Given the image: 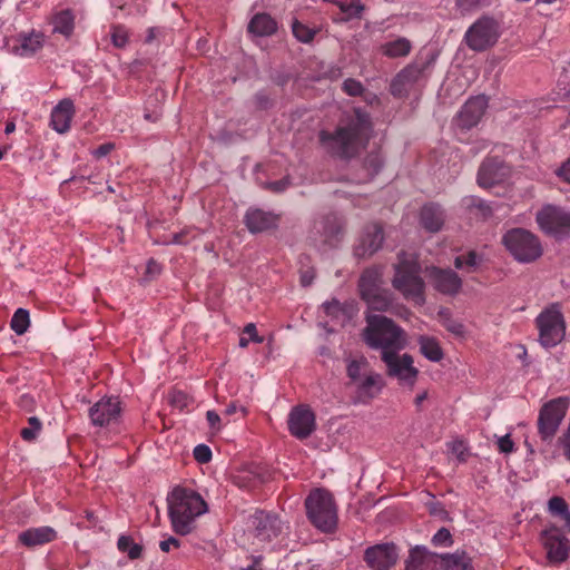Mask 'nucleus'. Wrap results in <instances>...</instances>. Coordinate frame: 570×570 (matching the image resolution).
I'll return each mask as SVG.
<instances>
[{
  "label": "nucleus",
  "mask_w": 570,
  "mask_h": 570,
  "mask_svg": "<svg viewBox=\"0 0 570 570\" xmlns=\"http://www.w3.org/2000/svg\"><path fill=\"white\" fill-rule=\"evenodd\" d=\"M173 530L181 535L191 532L197 517L208 511V504L194 490L177 487L167 497Z\"/></svg>",
  "instance_id": "1"
},
{
  "label": "nucleus",
  "mask_w": 570,
  "mask_h": 570,
  "mask_svg": "<svg viewBox=\"0 0 570 570\" xmlns=\"http://www.w3.org/2000/svg\"><path fill=\"white\" fill-rule=\"evenodd\" d=\"M364 343L373 348L402 351L407 346L406 333L392 318L380 314L366 316V326L361 333Z\"/></svg>",
  "instance_id": "2"
},
{
  "label": "nucleus",
  "mask_w": 570,
  "mask_h": 570,
  "mask_svg": "<svg viewBox=\"0 0 570 570\" xmlns=\"http://www.w3.org/2000/svg\"><path fill=\"white\" fill-rule=\"evenodd\" d=\"M396 258L397 262L393 264L392 286L406 299H413L417 305H423L425 283L420 276L421 265L417 255L401 250Z\"/></svg>",
  "instance_id": "3"
},
{
  "label": "nucleus",
  "mask_w": 570,
  "mask_h": 570,
  "mask_svg": "<svg viewBox=\"0 0 570 570\" xmlns=\"http://www.w3.org/2000/svg\"><path fill=\"white\" fill-rule=\"evenodd\" d=\"M355 116V119L351 120L345 127L337 128L332 135L321 132V140L331 141V153L341 159L348 160L357 155V142L371 126L370 118L365 112L356 110Z\"/></svg>",
  "instance_id": "4"
},
{
  "label": "nucleus",
  "mask_w": 570,
  "mask_h": 570,
  "mask_svg": "<svg viewBox=\"0 0 570 570\" xmlns=\"http://www.w3.org/2000/svg\"><path fill=\"white\" fill-rule=\"evenodd\" d=\"M306 514L314 527L331 532L337 524V511L334 498L323 488L312 490L305 500Z\"/></svg>",
  "instance_id": "5"
},
{
  "label": "nucleus",
  "mask_w": 570,
  "mask_h": 570,
  "mask_svg": "<svg viewBox=\"0 0 570 570\" xmlns=\"http://www.w3.org/2000/svg\"><path fill=\"white\" fill-rule=\"evenodd\" d=\"M282 529L283 522L276 513L256 509L247 520L239 544L246 547L267 542L272 537H277Z\"/></svg>",
  "instance_id": "6"
},
{
  "label": "nucleus",
  "mask_w": 570,
  "mask_h": 570,
  "mask_svg": "<svg viewBox=\"0 0 570 570\" xmlns=\"http://www.w3.org/2000/svg\"><path fill=\"white\" fill-rule=\"evenodd\" d=\"M511 255L521 263H532L542 255V246L539 238L523 228L508 230L502 239Z\"/></svg>",
  "instance_id": "7"
},
{
  "label": "nucleus",
  "mask_w": 570,
  "mask_h": 570,
  "mask_svg": "<svg viewBox=\"0 0 570 570\" xmlns=\"http://www.w3.org/2000/svg\"><path fill=\"white\" fill-rule=\"evenodd\" d=\"M570 399L560 396L546 402L538 417V432L542 441H551L566 416Z\"/></svg>",
  "instance_id": "8"
},
{
  "label": "nucleus",
  "mask_w": 570,
  "mask_h": 570,
  "mask_svg": "<svg viewBox=\"0 0 570 570\" xmlns=\"http://www.w3.org/2000/svg\"><path fill=\"white\" fill-rule=\"evenodd\" d=\"M500 37V24L491 17L478 19L465 32L466 46L473 51H485L493 47Z\"/></svg>",
  "instance_id": "9"
},
{
  "label": "nucleus",
  "mask_w": 570,
  "mask_h": 570,
  "mask_svg": "<svg viewBox=\"0 0 570 570\" xmlns=\"http://www.w3.org/2000/svg\"><path fill=\"white\" fill-rule=\"evenodd\" d=\"M539 341L544 347H552L562 342L566 335V323L557 304L544 309L537 317Z\"/></svg>",
  "instance_id": "10"
},
{
  "label": "nucleus",
  "mask_w": 570,
  "mask_h": 570,
  "mask_svg": "<svg viewBox=\"0 0 570 570\" xmlns=\"http://www.w3.org/2000/svg\"><path fill=\"white\" fill-rule=\"evenodd\" d=\"M540 228L557 240L570 237V213L554 205H547L537 214Z\"/></svg>",
  "instance_id": "11"
},
{
  "label": "nucleus",
  "mask_w": 570,
  "mask_h": 570,
  "mask_svg": "<svg viewBox=\"0 0 570 570\" xmlns=\"http://www.w3.org/2000/svg\"><path fill=\"white\" fill-rule=\"evenodd\" d=\"M400 351H385L381 353V360L386 366V375L397 379L401 384L413 386L419 376V370L413 366L412 355Z\"/></svg>",
  "instance_id": "12"
},
{
  "label": "nucleus",
  "mask_w": 570,
  "mask_h": 570,
  "mask_svg": "<svg viewBox=\"0 0 570 570\" xmlns=\"http://www.w3.org/2000/svg\"><path fill=\"white\" fill-rule=\"evenodd\" d=\"M316 429L315 414L306 404L292 409L288 416V430L298 440H305Z\"/></svg>",
  "instance_id": "13"
},
{
  "label": "nucleus",
  "mask_w": 570,
  "mask_h": 570,
  "mask_svg": "<svg viewBox=\"0 0 570 570\" xmlns=\"http://www.w3.org/2000/svg\"><path fill=\"white\" fill-rule=\"evenodd\" d=\"M541 540L547 550V558L551 562L564 561L570 551L569 540L561 533V530L551 525L541 532Z\"/></svg>",
  "instance_id": "14"
},
{
  "label": "nucleus",
  "mask_w": 570,
  "mask_h": 570,
  "mask_svg": "<svg viewBox=\"0 0 570 570\" xmlns=\"http://www.w3.org/2000/svg\"><path fill=\"white\" fill-rule=\"evenodd\" d=\"M509 176V166L497 157H490L481 164L476 181L482 188H491L503 183Z\"/></svg>",
  "instance_id": "15"
},
{
  "label": "nucleus",
  "mask_w": 570,
  "mask_h": 570,
  "mask_svg": "<svg viewBox=\"0 0 570 570\" xmlns=\"http://www.w3.org/2000/svg\"><path fill=\"white\" fill-rule=\"evenodd\" d=\"M430 61L423 65H409L402 69L392 80L390 85L391 94L396 98H403L409 95L410 89L422 78L424 70Z\"/></svg>",
  "instance_id": "16"
},
{
  "label": "nucleus",
  "mask_w": 570,
  "mask_h": 570,
  "mask_svg": "<svg viewBox=\"0 0 570 570\" xmlns=\"http://www.w3.org/2000/svg\"><path fill=\"white\" fill-rule=\"evenodd\" d=\"M425 272L434 288L440 293L453 296L460 292L462 279L454 271L431 266L426 267Z\"/></svg>",
  "instance_id": "17"
},
{
  "label": "nucleus",
  "mask_w": 570,
  "mask_h": 570,
  "mask_svg": "<svg viewBox=\"0 0 570 570\" xmlns=\"http://www.w3.org/2000/svg\"><path fill=\"white\" fill-rule=\"evenodd\" d=\"M364 559L372 570H390L397 560L396 548L393 543H383L365 550Z\"/></svg>",
  "instance_id": "18"
},
{
  "label": "nucleus",
  "mask_w": 570,
  "mask_h": 570,
  "mask_svg": "<svg viewBox=\"0 0 570 570\" xmlns=\"http://www.w3.org/2000/svg\"><path fill=\"white\" fill-rule=\"evenodd\" d=\"M384 230L377 223L368 224L364 227L360 244L355 247L354 254L358 258L371 257L383 245Z\"/></svg>",
  "instance_id": "19"
},
{
  "label": "nucleus",
  "mask_w": 570,
  "mask_h": 570,
  "mask_svg": "<svg viewBox=\"0 0 570 570\" xmlns=\"http://www.w3.org/2000/svg\"><path fill=\"white\" fill-rule=\"evenodd\" d=\"M385 383L381 374L371 371L358 383H356L353 403L367 404L384 387Z\"/></svg>",
  "instance_id": "20"
},
{
  "label": "nucleus",
  "mask_w": 570,
  "mask_h": 570,
  "mask_svg": "<svg viewBox=\"0 0 570 570\" xmlns=\"http://www.w3.org/2000/svg\"><path fill=\"white\" fill-rule=\"evenodd\" d=\"M120 414V402L115 397H105L94 404L89 410L91 423L105 426L116 420Z\"/></svg>",
  "instance_id": "21"
},
{
  "label": "nucleus",
  "mask_w": 570,
  "mask_h": 570,
  "mask_svg": "<svg viewBox=\"0 0 570 570\" xmlns=\"http://www.w3.org/2000/svg\"><path fill=\"white\" fill-rule=\"evenodd\" d=\"M244 224L252 234L264 233L277 227L278 216L259 208H250L245 215Z\"/></svg>",
  "instance_id": "22"
},
{
  "label": "nucleus",
  "mask_w": 570,
  "mask_h": 570,
  "mask_svg": "<svg viewBox=\"0 0 570 570\" xmlns=\"http://www.w3.org/2000/svg\"><path fill=\"white\" fill-rule=\"evenodd\" d=\"M488 107V100L484 96H476L468 100L459 115V126L462 128H471L475 126L482 118Z\"/></svg>",
  "instance_id": "23"
},
{
  "label": "nucleus",
  "mask_w": 570,
  "mask_h": 570,
  "mask_svg": "<svg viewBox=\"0 0 570 570\" xmlns=\"http://www.w3.org/2000/svg\"><path fill=\"white\" fill-rule=\"evenodd\" d=\"M271 478L268 471L258 465H249L234 475V483L244 489L254 490Z\"/></svg>",
  "instance_id": "24"
},
{
  "label": "nucleus",
  "mask_w": 570,
  "mask_h": 570,
  "mask_svg": "<svg viewBox=\"0 0 570 570\" xmlns=\"http://www.w3.org/2000/svg\"><path fill=\"white\" fill-rule=\"evenodd\" d=\"M445 222L444 210L435 203L425 204L420 212V224L429 233H438Z\"/></svg>",
  "instance_id": "25"
},
{
  "label": "nucleus",
  "mask_w": 570,
  "mask_h": 570,
  "mask_svg": "<svg viewBox=\"0 0 570 570\" xmlns=\"http://www.w3.org/2000/svg\"><path fill=\"white\" fill-rule=\"evenodd\" d=\"M75 114V107L71 99H62L51 111V126L59 132L63 134L69 130L70 121Z\"/></svg>",
  "instance_id": "26"
},
{
  "label": "nucleus",
  "mask_w": 570,
  "mask_h": 570,
  "mask_svg": "<svg viewBox=\"0 0 570 570\" xmlns=\"http://www.w3.org/2000/svg\"><path fill=\"white\" fill-rule=\"evenodd\" d=\"M57 532L51 527L30 528L19 534V542L27 548L42 546L53 541Z\"/></svg>",
  "instance_id": "27"
},
{
  "label": "nucleus",
  "mask_w": 570,
  "mask_h": 570,
  "mask_svg": "<svg viewBox=\"0 0 570 570\" xmlns=\"http://www.w3.org/2000/svg\"><path fill=\"white\" fill-rule=\"evenodd\" d=\"M435 558H439L438 553H432L424 547L416 546L410 551L405 570H430L432 564L435 563Z\"/></svg>",
  "instance_id": "28"
},
{
  "label": "nucleus",
  "mask_w": 570,
  "mask_h": 570,
  "mask_svg": "<svg viewBox=\"0 0 570 570\" xmlns=\"http://www.w3.org/2000/svg\"><path fill=\"white\" fill-rule=\"evenodd\" d=\"M43 38L40 33L20 35L13 51L21 57H31L42 47Z\"/></svg>",
  "instance_id": "29"
},
{
  "label": "nucleus",
  "mask_w": 570,
  "mask_h": 570,
  "mask_svg": "<svg viewBox=\"0 0 570 570\" xmlns=\"http://www.w3.org/2000/svg\"><path fill=\"white\" fill-rule=\"evenodd\" d=\"M371 371L370 362L363 354L348 358L346 365V374L350 379L348 384L355 385Z\"/></svg>",
  "instance_id": "30"
},
{
  "label": "nucleus",
  "mask_w": 570,
  "mask_h": 570,
  "mask_svg": "<svg viewBox=\"0 0 570 570\" xmlns=\"http://www.w3.org/2000/svg\"><path fill=\"white\" fill-rule=\"evenodd\" d=\"M276 30V21L267 13L255 14L248 23V31L259 37L271 36Z\"/></svg>",
  "instance_id": "31"
},
{
  "label": "nucleus",
  "mask_w": 570,
  "mask_h": 570,
  "mask_svg": "<svg viewBox=\"0 0 570 570\" xmlns=\"http://www.w3.org/2000/svg\"><path fill=\"white\" fill-rule=\"evenodd\" d=\"M52 31L70 37L75 28V14L70 9L61 10L51 18Z\"/></svg>",
  "instance_id": "32"
},
{
  "label": "nucleus",
  "mask_w": 570,
  "mask_h": 570,
  "mask_svg": "<svg viewBox=\"0 0 570 570\" xmlns=\"http://www.w3.org/2000/svg\"><path fill=\"white\" fill-rule=\"evenodd\" d=\"M368 307L374 311H386L392 304V293L385 288H379L361 296Z\"/></svg>",
  "instance_id": "33"
},
{
  "label": "nucleus",
  "mask_w": 570,
  "mask_h": 570,
  "mask_svg": "<svg viewBox=\"0 0 570 570\" xmlns=\"http://www.w3.org/2000/svg\"><path fill=\"white\" fill-rule=\"evenodd\" d=\"M444 570H474L465 552L439 554Z\"/></svg>",
  "instance_id": "34"
},
{
  "label": "nucleus",
  "mask_w": 570,
  "mask_h": 570,
  "mask_svg": "<svg viewBox=\"0 0 570 570\" xmlns=\"http://www.w3.org/2000/svg\"><path fill=\"white\" fill-rule=\"evenodd\" d=\"M421 353L432 362H440L444 357L442 347L436 338L425 335H420L417 338Z\"/></svg>",
  "instance_id": "35"
},
{
  "label": "nucleus",
  "mask_w": 570,
  "mask_h": 570,
  "mask_svg": "<svg viewBox=\"0 0 570 570\" xmlns=\"http://www.w3.org/2000/svg\"><path fill=\"white\" fill-rule=\"evenodd\" d=\"M382 273L376 268L365 269L358 281L361 296L382 288Z\"/></svg>",
  "instance_id": "36"
},
{
  "label": "nucleus",
  "mask_w": 570,
  "mask_h": 570,
  "mask_svg": "<svg viewBox=\"0 0 570 570\" xmlns=\"http://www.w3.org/2000/svg\"><path fill=\"white\" fill-rule=\"evenodd\" d=\"M549 510L552 514L561 517L566 524L567 531L570 532V511L566 500L561 497H552L549 500Z\"/></svg>",
  "instance_id": "37"
},
{
  "label": "nucleus",
  "mask_w": 570,
  "mask_h": 570,
  "mask_svg": "<svg viewBox=\"0 0 570 570\" xmlns=\"http://www.w3.org/2000/svg\"><path fill=\"white\" fill-rule=\"evenodd\" d=\"M30 325L29 312L24 308H18L10 322L12 331L17 335H23Z\"/></svg>",
  "instance_id": "38"
},
{
  "label": "nucleus",
  "mask_w": 570,
  "mask_h": 570,
  "mask_svg": "<svg viewBox=\"0 0 570 570\" xmlns=\"http://www.w3.org/2000/svg\"><path fill=\"white\" fill-rule=\"evenodd\" d=\"M411 43L405 38H399L384 46V53L389 57H402L410 52Z\"/></svg>",
  "instance_id": "39"
},
{
  "label": "nucleus",
  "mask_w": 570,
  "mask_h": 570,
  "mask_svg": "<svg viewBox=\"0 0 570 570\" xmlns=\"http://www.w3.org/2000/svg\"><path fill=\"white\" fill-rule=\"evenodd\" d=\"M117 546L118 549L121 552L127 553V556L131 560L138 559L141 556L142 547L140 544L135 543L130 537L121 535L118 539Z\"/></svg>",
  "instance_id": "40"
},
{
  "label": "nucleus",
  "mask_w": 570,
  "mask_h": 570,
  "mask_svg": "<svg viewBox=\"0 0 570 570\" xmlns=\"http://www.w3.org/2000/svg\"><path fill=\"white\" fill-rule=\"evenodd\" d=\"M292 30L295 38L301 41L308 43L314 39V36L316 33L315 30L309 29L305 24L301 23L298 20H294L292 23Z\"/></svg>",
  "instance_id": "41"
},
{
  "label": "nucleus",
  "mask_w": 570,
  "mask_h": 570,
  "mask_svg": "<svg viewBox=\"0 0 570 570\" xmlns=\"http://www.w3.org/2000/svg\"><path fill=\"white\" fill-rule=\"evenodd\" d=\"M382 166H383V158L379 151L370 153L364 159V167L368 171L371 177L379 174Z\"/></svg>",
  "instance_id": "42"
},
{
  "label": "nucleus",
  "mask_w": 570,
  "mask_h": 570,
  "mask_svg": "<svg viewBox=\"0 0 570 570\" xmlns=\"http://www.w3.org/2000/svg\"><path fill=\"white\" fill-rule=\"evenodd\" d=\"M28 424L29 426L23 428L20 434L24 441L31 442L36 440V438L38 436L39 432L41 431L42 424L37 416H30L28 419Z\"/></svg>",
  "instance_id": "43"
},
{
  "label": "nucleus",
  "mask_w": 570,
  "mask_h": 570,
  "mask_svg": "<svg viewBox=\"0 0 570 570\" xmlns=\"http://www.w3.org/2000/svg\"><path fill=\"white\" fill-rule=\"evenodd\" d=\"M193 455L198 463L204 464L212 461L213 452L208 445L198 444L194 448Z\"/></svg>",
  "instance_id": "44"
},
{
  "label": "nucleus",
  "mask_w": 570,
  "mask_h": 570,
  "mask_svg": "<svg viewBox=\"0 0 570 570\" xmlns=\"http://www.w3.org/2000/svg\"><path fill=\"white\" fill-rule=\"evenodd\" d=\"M163 267L161 265L155 261L154 258H150L147 262L146 271L142 276L144 282H151L156 279L161 274Z\"/></svg>",
  "instance_id": "45"
},
{
  "label": "nucleus",
  "mask_w": 570,
  "mask_h": 570,
  "mask_svg": "<svg viewBox=\"0 0 570 570\" xmlns=\"http://www.w3.org/2000/svg\"><path fill=\"white\" fill-rule=\"evenodd\" d=\"M169 403L173 407L183 411L189 403V397L181 391H174L169 395Z\"/></svg>",
  "instance_id": "46"
},
{
  "label": "nucleus",
  "mask_w": 570,
  "mask_h": 570,
  "mask_svg": "<svg viewBox=\"0 0 570 570\" xmlns=\"http://www.w3.org/2000/svg\"><path fill=\"white\" fill-rule=\"evenodd\" d=\"M341 233V225L335 216H326L324 218V234L327 238L334 237Z\"/></svg>",
  "instance_id": "47"
},
{
  "label": "nucleus",
  "mask_w": 570,
  "mask_h": 570,
  "mask_svg": "<svg viewBox=\"0 0 570 570\" xmlns=\"http://www.w3.org/2000/svg\"><path fill=\"white\" fill-rule=\"evenodd\" d=\"M468 208L471 210L473 208L479 210L480 216L482 219H488L492 216L493 212L490 205L484 203L483 200L472 198L471 204L468 205Z\"/></svg>",
  "instance_id": "48"
},
{
  "label": "nucleus",
  "mask_w": 570,
  "mask_h": 570,
  "mask_svg": "<svg viewBox=\"0 0 570 570\" xmlns=\"http://www.w3.org/2000/svg\"><path fill=\"white\" fill-rule=\"evenodd\" d=\"M443 326L455 336H464V325L452 317H446L443 322Z\"/></svg>",
  "instance_id": "49"
},
{
  "label": "nucleus",
  "mask_w": 570,
  "mask_h": 570,
  "mask_svg": "<svg viewBox=\"0 0 570 570\" xmlns=\"http://www.w3.org/2000/svg\"><path fill=\"white\" fill-rule=\"evenodd\" d=\"M344 91L350 96H360L363 92V86L360 81L348 78L343 82Z\"/></svg>",
  "instance_id": "50"
},
{
  "label": "nucleus",
  "mask_w": 570,
  "mask_h": 570,
  "mask_svg": "<svg viewBox=\"0 0 570 570\" xmlns=\"http://www.w3.org/2000/svg\"><path fill=\"white\" fill-rule=\"evenodd\" d=\"M255 107L261 110H267L274 106L273 99L265 92H258L254 98Z\"/></svg>",
  "instance_id": "51"
},
{
  "label": "nucleus",
  "mask_w": 570,
  "mask_h": 570,
  "mask_svg": "<svg viewBox=\"0 0 570 570\" xmlns=\"http://www.w3.org/2000/svg\"><path fill=\"white\" fill-rule=\"evenodd\" d=\"M111 39H112V43L117 48H124L128 40L127 32L122 28L116 27L111 35Z\"/></svg>",
  "instance_id": "52"
},
{
  "label": "nucleus",
  "mask_w": 570,
  "mask_h": 570,
  "mask_svg": "<svg viewBox=\"0 0 570 570\" xmlns=\"http://www.w3.org/2000/svg\"><path fill=\"white\" fill-rule=\"evenodd\" d=\"M434 544H452V535L451 532L446 528H441L432 539Z\"/></svg>",
  "instance_id": "53"
},
{
  "label": "nucleus",
  "mask_w": 570,
  "mask_h": 570,
  "mask_svg": "<svg viewBox=\"0 0 570 570\" xmlns=\"http://www.w3.org/2000/svg\"><path fill=\"white\" fill-rule=\"evenodd\" d=\"M431 515L440 517L442 520H449V513L440 502H430L428 504Z\"/></svg>",
  "instance_id": "54"
},
{
  "label": "nucleus",
  "mask_w": 570,
  "mask_h": 570,
  "mask_svg": "<svg viewBox=\"0 0 570 570\" xmlns=\"http://www.w3.org/2000/svg\"><path fill=\"white\" fill-rule=\"evenodd\" d=\"M513 441L511 440L510 438V434H505L504 436H501L499 440H498V446H499V450L502 452V453H510L513 451Z\"/></svg>",
  "instance_id": "55"
},
{
  "label": "nucleus",
  "mask_w": 570,
  "mask_h": 570,
  "mask_svg": "<svg viewBox=\"0 0 570 570\" xmlns=\"http://www.w3.org/2000/svg\"><path fill=\"white\" fill-rule=\"evenodd\" d=\"M314 278H315V269L313 267H311L306 271L301 272L299 283L303 287H307L313 283Z\"/></svg>",
  "instance_id": "56"
},
{
  "label": "nucleus",
  "mask_w": 570,
  "mask_h": 570,
  "mask_svg": "<svg viewBox=\"0 0 570 570\" xmlns=\"http://www.w3.org/2000/svg\"><path fill=\"white\" fill-rule=\"evenodd\" d=\"M556 175L570 184V158L556 170Z\"/></svg>",
  "instance_id": "57"
},
{
  "label": "nucleus",
  "mask_w": 570,
  "mask_h": 570,
  "mask_svg": "<svg viewBox=\"0 0 570 570\" xmlns=\"http://www.w3.org/2000/svg\"><path fill=\"white\" fill-rule=\"evenodd\" d=\"M451 451L456 455L459 461H465V446L462 441H454L451 445Z\"/></svg>",
  "instance_id": "58"
},
{
  "label": "nucleus",
  "mask_w": 570,
  "mask_h": 570,
  "mask_svg": "<svg viewBox=\"0 0 570 570\" xmlns=\"http://www.w3.org/2000/svg\"><path fill=\"white\" fill-rule=\"evenodd\" d=\"M289 186V179L284 177L279 180L272 181L268 184V188L275 193L284 191Z\"/></svg>",
  "instance_id": "59"
},
{
  "label": "nucleus",
  "mask_w": 570,
  "mask_h": 570,
  "mask_svg": "<svg viewBox=\"0 0 570 570\" xmlns=\"http://www.w3.org/2000/svg\"><path fill=\"white\" fill-rule=\"evenodd\" d=\"M348 6H351L350 17H354V18L362 17V13H363L365 7L361 2V0H351V3H348Z\"/></svg>",
  "instance_id": "60"
},
{
  "label": "nucleus",
  "mask_w": 570,
  "mask_h": 570,
  "mask_svg": "<svg viewBox=\"0 0 570 570\" xmlns=\"http://www.w3.org/2000/svg\"><path fill=\"white\" fill-rule=\"evenodd\" d=\"M180 541L175 537H169L166 540L160 541L159 548L163 552H169L171 547L179 548Z\"/></svg>",
  "instance_id": "61"
},
{
  "label": "nucleus",
  "mask_w": 570,
  "mask_h": 570,
  "mask_svg": "<svg viewBox=\"0 0 570 570\" xmlns=\"http://www.w3.org/2000/svg\"><path fill=\"white\" fill-rule=\"evenodd\" d=\"M244 333L248 334L250 336V340L255 343H262L264 341L262 336H258L256 325L254 323H248L244 327Z\"/></svg>",
  "instance_id": "62"
},
{
  "label": "nucleus",
  "mask_w": 570,
  "mask_h": 570,
  "mask_svg": "<svg viewBox=\"0 0 570 570\" xmlns=\"http://www.w3.org/2000/svg\"><path fill=\"white\" fill-rule=\"evenodd\" d=\"M19 404L23 410L28 412H32L35 410V399L29 394L22 395L20 397Z\"/></svg>",
  "instance_id": "63"
},
{
  "label": "nucleus",
  "mask_w": 570,
  "mask_h": 570,
  "mask_svg": "<svg viewBox=\"0 0 570 570\" xmlns=\"http://www.w3.org/2000/svg\"><path fill=\"white\" fill-rule=\"evenodd\" d=\"M114 149V145L111 142L100 145L95 151L94 155L97 158L107 156Z\"/></svg>",
  "instance_id": "64"
}]
</instances>
